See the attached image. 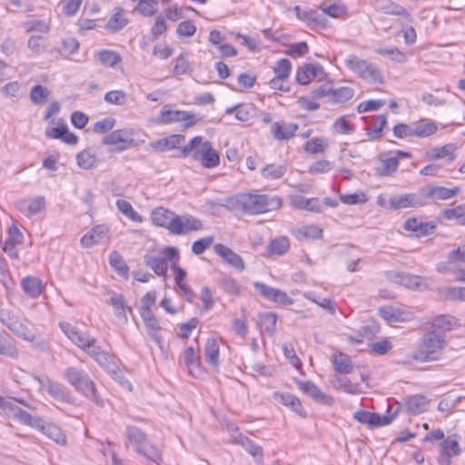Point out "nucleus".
<instances>
[{
  "label": "nucleus",
  "instance_id": "1",
  "mask_svg": "<svg viewBox=\"0 0 465 465\" xmlns=\"http://www.w3.org/2000/svg\"><path fill=\"white\" fill-rule=\"evenodd\" d=\"M183 156L193 155L204 168H213L219 165L220 156L213 148L212 143L202 136L193 137L185 146L181 148Z\"/></svg>",
  "mask_w": 465,
  "mask_h": 465
},
{
  "label": "nucleus",
  "instance_id": "2",
  "mask_svg": "<svg viewBox=\"0 0 465 465\" xmlns=\"http://www.w3.org/2000/svg\"><path fill=\"white\" fill-rule=\"evenodd\" d=\"M63 378L94 404L100 407L104 406V401L98 395L94 382L84 370L77 367H68L63 371Z\"/></svg>",
  "mask_w": 465,
  "mask_h": 465
},
{
  "label": "nucleus",
  "instance_id": "3",
  "mask_svg": "<svg viewBox=\"0 0 465 465\" xmlns=\"http://www.w3.org/2000/svg\"><path fill=\"white\" fill-rule=\"evenodd\" d=\"M445 345L446 341L440 333L436 331H428L420 339L414 359L420 361L438 360L439 352Z\"/></svg>",
  "mask_w": 465,
  "mask_h": 465
},
{
  "label": "nucleus",
  "instance_id": "4",
  "mask_svg": "<svg viewBox=\"0 0 465 465\" xmlns=\"http://www.w3.org/2000/svg\"><path fill=\"white\" fill-rule=\"evenodd\" d=\"M345 65L369 84L379 86L383 84V78L376 66L355 54H349L344 59Z\"/></svg>",
  "mask_w": 465,
  "mask_h": 465
},
{
  "label": "nucleus",
  "instance_id": "5",
  "mask_svg": "<svg viewBox=\"0 0 465 465\" xmlns=\"http://www.w3.org/2000/svg\"><path fill=\"white\" fill-rule=\"evenodd\" d=\"M126 436L131 444L135 447L138 453L156 463L162 460L160 450L146 440V435L135 426L126 428Z\"/></svg>",
  "mask_w": 465,
  "mask_h": 465
},
{
  "label": "nucleus",
  "instance_id": "6",
  "mask_svg": "<svg viewBox=\"0 0 465 465\" xmlns=\"http://www.w3.org/2000/svg\"><path fill=\"white\" fill-rule=\"evenodd\" d=\"M180 259L178 249L167 246L157 254L146 253L143 256L144 264L151 268L157 275L165 276L168 270V261L178 262Z\"/></svg>",
  "mask_w": 465,
  "mask_h": 465
},
{
  "label": "nucleus",
  "instance_id": "7",
  "mask_svg": "<svg viewBox=\"0 0 465 465\" xmlns=\"http://www.w3.org/2000/svg\"><path fill=\"white\" fill-rule=\"evenodd\" d=\"M260 194L243 193L235 198L226 200V208L234 211L241 206L244 213L249 214L262 213Z\"/></svg>",
  "mask_w": 465,
  "mask_h": 465
},
{
  "label": "nucleus",
  "instance_id": "8",
  "mask_svg": "<svg viewBox=\"0 0 465 465\" xmlns=\"http://www.w3.org/2000/svg\"><path fill=\"white\" fill-rule=\"evenodd\" d=\"M132 135L133 130L118 129L105 135L102 143L107 145L120 144V146L116 148V152L120 153L128 148L137 147L139 145V142L133 139Z\"/></svg>",
  "mask_w": 465,
  "mask_h": 465
},
{
  "label": "nucleus",
  "instance_id": "9",
  "mask_svg": "<svg viewBox=\"0 0 465 465\" xmlns=\"http://www.w3.org/2000/svg\"><path fill=\"white\" fill-rule=\"evenodd\" d=\"M203 229L202 222L189 214H175L170 228V232L176 235L187 234L190 232L200 231Z\"/></svg>",
  "mask_w": 465,
  "mask_h": 465
},
{
  "label": "nucleus",
  "instance_id": "10",
  "mask_svg": "<svg viewBox=\"0 0 465 465\" xmlns=\"http://www.w3.org/2000/svg\"><path fill=\"white\" fill-rule=\"evenodd\" d=\"M5 413L25 426L35 429L44 428V420L42 418L30 414L11 401Z\"/></svg>",
  "mask_w": 465,
  "mask_h": 465
},
{
  "label": "nucleus",
  "instance_id": "11",
  "mask_svg": "<svg viewBox=\"0 0 465 465\" xmlns=\"http://www.w3.org/2000/svg\"><path fill=\"white\" fill-rule=\"evenodd\" d=\"M460 193V187L446 188L443 186L428 185L420 190L423 205L426 200L444 201L449 200Z\"/></svg>",
  "mask_w": 465,
  "mask_h": 465
},
{
  "label": "nucleus",
  "instance_id": "12",
  "mask_svg": "<svg viewBox=\"0 0 465 465\" xmlns=\"http://www.w3.org/2000/svg\"><path fill=\"white\" fill-rule=\"evenodd\" d=\"M423 206L422 196L419 193H404L394 195L388 200V207L391 210L402 208H418Z\"/></svg>",
  "mask_w": 465,
  "mask_h": 465
},
{
  "label": "nucleus",
  "instance_id": "13",
  "mask_svg": "<svg viewBox=\"0 0 465 465\" xmlns=\"http://www.w3.org/2000/svg\"><path fill=\"white\" fill-rule=\"evenodd\" d=\"M254 287L263 296V298L268 301H272L283 306L293 303V300L282 290L270 287L262 282H255Z\"/></svg>",
  "mask_w": 465,
  "mask_h": 465
},
{
  "label": "nucleus",
  "instance_id": "14",
  "mask_svg": "<svg viewBox=\"0 0 465 465\" xmlns=\"http://www.w3.org/2000/svg\"><path fill=\"white\" fill-rule=\"evenodd\" d=\"M82 350L92 357L101 367L106 370H112L113 362L111 355L96 344V340L94 337L89 340V342H87Z\"/></svg>",
  "mask_w": 465,
  "mask_h": 465
},
{
  "label": "nucleus",
  "instance_id": "15",
  "mask_svg": "<svg viewBox=\"0 0 465 465\" xmlns=\"http://www.w3.org/2000/svg\"><path fill=\"white\" fill-rule=\"evenodd\" d=\"M37 381L39 382L40 390L48 392L54 399L63 402L69 401L70 394L62 384L52 381L48 377L37 379Z\"/></svg>",
  "mask_w": 465,
  "mask_h": 465
},
{
  "label": "nucleus",
  "instance_id": "16",
  "mask_svg": "<svg viewBox=\"0 0 465 465\" xmlns=\"http://www.w3.org/2000/svg\"><path fill=\"white\" fill-rule=\"evenodd\" d=\"M441 451L438 458V461L440 465H450L451 457L460 454V450L458 444V436L452 434L448 436L440 443Z\"/></svg>",
  "mask_w": 465,
  "mask_h": 465
},
{
  "label": "nucleus",
  "instance_id": "17",
  "mask_svg": "<svg viewBox=\"0 0 465 465\" xmlns=\"http://www.w3.org/2000/svg\"><path fill=\"white\" fill-rule=\"evenodd\" d=\"M185 141L183 134H172L167 137L153 141L147 145V150L155 153H164L178 148Z\"/></svg>",
  "mask_w": 465,
  "mask_h": 465
},
{
  "label": "nucleus",
  "instance_id": "18",
  "mask_svg": "<svg viewBox=\"0 0 465 465\" xmlns=\"http://www.w3.org/2000/svg\"><path fill=\"white\" fill-rule=\"evenodd\" d=\"M59 326L65 336L80 349L84 347L92 338L86 331L79 330L76 326L69 322H60Z\"/></svg>",
  "mask_w": 465,
  "mask_h": 465
},
{
  "label": "nucleus",
  "instance_id": "19",
  "mask_svg": "<svg viewBox=\"0 0 465 465\" xmlns=\"http://www.w3.org/2000/svg\"><path fill=\"white\" fill-rule=\"evenodd\" d=\"M298 384L299 389L301 391H302L307 395L311 396L318 403L326 406H331L334 402V400L331 396L322 391V390L319 387H317L313 382L300 381Z\"/></svg>",
  "mask_w": 465,
  "mask_h": 465
},
{
  "label": "nucleus",
  "instance_id": "20",
  "mask_svg": "<svg viewBox=\"0 0 465 465\" xmlns=\"http://www.w3.org/2000/svg\"><path fill=\"white\" fill-rule=\"evenodd\" d=\"M353 418L360 423L368 424L371 427L386 426L392 420L391 417L380 415L367 411H359L353 414Z\"/></svg>",
  "mask_w": 465,
  "mask_h": 465
},
{
  "label": "nucleus",
  "instance_id": "21",
  "mask_svg": "<svg viewBox=\"0 0 465 465\" xmlns=\"http://www.w3.org/2000/svg\"><path fill=\"white\" fill-rule=\"evenodd\" d=\"M45 198L37 196L30 201L22 200L17 203L18 210L26 217H32L38 214L45 208Z\"/></svg>",
  "mask_w": 465,
  "mask_h": 465
},
{
  "label": "nucleus",
  "instance_id": "22",
  "mask_svg": "<svg viewBox=\"0 0 465 465\" xmlns=\"http://www.w3.org/2000/svg\"><path fill=\"white\" fill-rule=\"evenodd\" d=\"M214 252L232 267L242 271L245 268L242 258L227 246L218 243L214 245Z\"/></svg>",
  "mask_w": 465,
  "mask_h": 465
},
{
  "label": "nucleus",
  "instance_id": "23",
  "mask_svg": "<svg viewBox=\"0 0 465 465\" xmlns=\"http://www.w3.org/2000/svg\"><path fill=\"white\" fill-rule=\"evenodd\" d=\"M175 214L164 207H156L151 213V219L154 225L163 227L170 232L171 224L174 220Z\"/></svg>",
  "mask_w": 465,
  "mask_h": 465
},
{
  "label": "nucleus",
  "instance_id": "24",
  "mask_svg": "<svg viewBox=\"0 0 465 465\" xmlns=\"http://www.w3.org/2000/svg\"><path fill=\"white\" fill-rule=\"evenodd\" d=\"M381 317L388 323L403 322L409 321L411 313L391 306H385L379 310Z\"/></svg>",
  "mask_w": 465,
  "mask_h": 465
},
{
  "label": "nucleus",
  "instance_id": "25",
  "mask_svg": "<svg viewBox=\"0 0 465 465\" xmlns=\"http://www.w3.org/2000/svg\"><path fill=\"white\" fill-rule=\"evenodd\" d=\"M297 129L298 125L296 124L274 122L271 125V134L276 140H289L294 136Z\"/></svg>",
  "mask_w": 465,
  "mask_h": 465
},
{
  "label": "nucleus",
  "instance_id": "26",
  "mask_svg": "<svg viewBox=\"0 0 465 465\" xmlns=\"http://www.w3.org/2000/svg\"><path fill=\"white\" fill-rule=\"evenodd\" d=\"M296 16L299 20L306 23L309 25L315 26H325V19L324 17L318 13L317 10L309 9V10H302L299 5H296L293 8Z\"/></svg>",
  "mask_w": 465,
  "mask_h": 465
},
{
  "label": "nucleus",
  "instance_id": "27",
  "mask_svg": "<svg viewBox=\"0 0 465 465\" xmlns=\"http://www.w3.org/2000/svg\"><path fill=\"white\" fill-rule=\"evenodd\" d=\"M404 229L414 232L417 237H423L434 232L435 224L432 223H422L415 218H410L405 222Z\"/></svg>",
  "mask_w": 465,
  "mask_h": 465
},
{
  "label": "nucleus",
  "instance_id": "28",
  "mask_svg": "<svg viewBox=\"0 0 465 465\" xmlns=\"http://www.w3.org/2000/svg\"><path fill=\"white\" fill-rule=\"evenodd\" d=\"M108 229L104 225H97L85 233L81 239V244L84 248L92 247L102 242L107 236Z\"/></svg>",
  "mask_w": 465,
  "mask_h": 465
},
{
  "label": "nucleus",
  "instance_id": "29",
  "mask_svg": "<svg viewBox=\"0 0 465 465\" xmlns=\"http://www.w3.org/2000/svg\"><path fill=\"white\" fill-rule=\"evenodd\" d=\"M109 295L110 299L108 301V303L111 304L112 307L114 308L116 318L123 322H127V306L124 295L114 292H109Z\"/></svg>",
  "mask_w": 465,
  "mask_h": 465
},
{
  "label": "nucleus",
  "instance_id": "30",
  "mask_svg": "<svg viewBox=\"0 0 465 465\" xmlns=\"http://www.w3.org/2000/svg\"><path fill=\"white\" fill-rule=\"evenodd\" d=\"M274 399L282 404L289 407L292 411L296 412L299 416L305 418L307 416L306 411L302 408L301 401L294 395L290 393H278L274 394Z\"/></svg>",
  "mask_w": 465,
  "mask_h": 465
},
{
  "label": "nucleus",
  "instance_id": "31",
  "mask_svg": "<svg viewBox=\"0 0 465 465\" xmlns=\"http://www.w3.org/2000/svg\"><path fill=\"white\" fill-rule=\"evenodd\" d=\"M129 23L126 17V11L122 7L115 8V13L107 21L105 29L110 33H116L122 30Z\"/></svg>",
  "mask_w": 465,
  "mask_h": 465
},
{
  "label": "nucleus",
  "instance_id": "32",
  "mask_svg": "<svg viewBox=\"0 0 465 465\" xmlns=\"http://www.w3.org/2000/svg\"><path fill=\"white\" fill-rule=\"evenodd\" d=\"M291 205L299 210H306L314 213H320L322 210L317 198L306 199L301 195H292L291 197Z\"/></svg>",
  "mask_w": 465,
  "mask_h": 465
},
{
  "label": "nucleus",
  "instance_id": "33",
  "mask_svg": "<svg viewBox=\"0 0 465 465\" xmlns=\"http://www.w3.org/2000/svg\"><path fill=\"white\" fill-rule=\"evenodd\" d=\"M332 384L335 388L341 389L348 394L356 395L364 392L360 383L353 382L348 378L337 377L332 381Z\"/></svg>",
  "mask_w": 465,
  "mask_h": 465
},
{
  "label": "nucleus",
  "instance_id": "34",
  "mask_svg": "<svg viewBox=\"0 0 465 465\" xmlns=\"http://www.w3.org/2000/svg\"><path fill=\"white\" fill-rule=\"evenodd\" d=\"M455 147L451 143H447L441 147L432 148L427 153L428 158L430 160H440L447 158L448 162H452L455 159L454 154Z\"/></svg>",
  "mask_w": 465,
  "mask_h": 465
},
{
  "label": "nucleus",
  "instance_id": "35",
  "mask_svg": "<svg viewBox=\"0 0 465 465\" xmlns=\"http://www.w3.org/2000/svg\"><path fill=\"white\" fill-rule=\"evenodd\" d=\"M24 292L31 298H36L42 293V282L34 276H27L21 282Z\"/></svg>",
  "mask_w": 465,
  "mask_h": 465
},
{
  "label": "nucleus",
  "instance_id": "36",
  "mask_svg": "<svg viewBox=\"0 0 465 465\" xmlns=\"http://www.w3.org/2000/svg\"><path fill=\"white\" fill-rule=\"evenodd\" d=\"M204 358L213 367L219 366V344L215 339H208L204 346Z\"/></svg>",
  "mask_w": 465,
  "mask_h": 465
},
{
  "label": "nucleus",
  "instance_id": "37",
  "mask_svg": "<svg viewBox=\"0 0 465 465\" xmlns=\"http://www.w3.org/2000/svg\"><path fill=\"white\" fill-rule=\"evenodd\" d=\"M381 11L385 15L402 16L409 22L412 21V16L410 12L402 5L392 1H388L383 4L381 6Z\"/></svg>",
  "mask_w": 465,
  "mask_h": 465
},
{
  "label": "nucleus",
  "instance_id": "38",
  "mask_svg": "<svg viewBox=\"0 0 465 465\" xmlns=\"http://www.w3.org/2000/svg\"><path fill=\"white\" fill-rule=\"evenodd\" d=\"M428 401L425 396L417 394L406 400V407L409 412L419 414L426 411Z\"/></svg>",
  "mask_w": 465,
  "mask_h": 465
},
{
  "label": "nucleus",
  "instance_id": "39",
  "mask_svg": "<svg viewBox=\"0 0 465 465\" xmlns=\"http://www.w3.org/2000/svg\"><path fill=\"white\" fill-rule=\"evenodd\" d=\"M38 430L57 444L62 446L66 445V436L59 427L54 424H45L44 421V428Z\"/></svg>",
  "mask_w": 465,
  "mask_h": 465
},
{
  "label": "nucleus",
  "instance_id": "40",
  "mask_svg": "<svg viewBox=\"0 0 465 465\" xmlns=\"http://www.w3.org/2000/svg\"><path fill=\"white\" fill-rule=\"evenodd\" d=\"M95 55L100 64L107 67H114L122 61L121 55L117 52L112 50H100Z\"/></svg>",
  "mask_w": 465,
  "mask_h": 465
},
{
  "label": "nucleus",
  "instance_id": "41",
  "mask_svg": "<svg viewBox=\"0 0 465 465\" xmlns=\"http://www.w3.org/2000/svg\"><path fill=\"white\" fill-rule=\"evenodd\" d=\"M412 125L413 135L419 138L428 137L435 134L438 130V127L434 122L420 121L417 124H413Z\"/></svg>",
  "mask_w": 465,
  "mask_h": 465
},
{
  "label": "nucleus",
  "instance_id": "42",
  "mask_svg": "<svg viewBox=\"0 0 465 465\" xmlns=\"http://www.w3.org/2000/svg\"><path fill=\"white\" fill-rule=\"evenodd\" d=\"M381 162V167L377 168V174L380 176H389L393 173L399 166V158L392 156L389 158L380 157Z\"/></svg>",
  "mask_w": 465,
  "mask_h": 465
},
{
  "label": "nucleus",
  "instance_id": "43",
  "mask_svg": "<svg viewBox=\"0 0 465 465\" xmlns=\"http://www.w3.org/2000/svg\"><path fill=\"white\" fill-rule=\"evenodd\" d=\"M456 325V319L450 315L436 317L432 322L433 331L437 332L450 331Z\"/></svg>",
  "mask_w": 465,
  "mask_h": 465
},
{
  "label": "nucleus",
  "instance_id": "44",
  "mask_svg": "<svg viewBox=\"0 0 465 465\" xmlns=\"http://www.w3.org/2000/svg\"><path fill=\"white\" fill-rule=\"evenodd\" d=\"M303 296L306 299L312 301V302L318 304L320 307H322V309L327 311L330 314H331V315L335 314L336 307H335V303H334L333 300L329 299V298H323V299L317 298L314 295V293L312 292H304Z\"/></svg>",
  "mask_w": 465,
  "mask_h": 465
},
{
  "label": "nucleus",
  "instance_id": "45",
  "mask_svg": "<svg viewBox=\"0 0 465 465\" xmlns=\"http://www.w3.org/2000/svg\"><path fill=\"white\" fill-rule=\"evenodd\" d=\"M116 206L117 209L131 221L142 223V217L137 213V212L134 210L132 204L129 202L119 199L116 201Z\"/></svg>",
  "mask_w": 465,
  "mask_h": 465
},
{
  "label": "nucleus",
  "instance_id": "46",
  "mask_svg": "<svg viewBox=\"0 0 465 465\" xmlns=\"http://www.w3.org/2000/svg\"><path fill=\"white\" fill-rule=\"evenodd\" d=\"M191 116L183 111H162L161 113V119L160 122L162 124H170L173 122H179V121H186Z\"/></svg>",
  "mask_w": 465,
  "mask_h": 465
},
{
  "label": "nucleus",
  "instance_id": "47",
  "mask_svg": "<svg viewBox=\"0 0 465 465\" xmlns=\"http://www.w3.org/2000/svg\"><path fill=\"white\" fill-rule=\"evenodd\" d=\"M317 67L313 64H306L298 70L297 82L301 84H309L316 76Z\"/></svg>",
  "mask_w": 465,
  "mask_h": 465
},
{
  "label": "nucleus",
  "instance_id": "48",
  "mask_svg": "<svg viewBox=\"0 0 465 465\" xmlns=\"http://www.w3.org/2000/svg\"><path fill=\"white\" fill-rule=\"evenodd\" d=\"M262 213L274 211L282 206V199L278 196L269 194H260Z\"/></svg>",
  "mask_w": 465,
  "mask_h": 465
},
{
  "label": "nucleus",
  "instance_id": "49",
  "mask_svg": "<svg viewBox=\"0 0 465 465\" xmlns=\"http://www.w3.org/2000/svg\"><path fill=\"white\" fill-rule=\"evenodd\" d=\"M50 95V91L40 84L35 85L30 92V100L35 104H42L46 102Z\"/></svg>",
  "mask_w": 465,
  "mask_h": 465
},
{
  "label": "nucleus",
  "instance_id": "50",
  "mask_svg": "<svg viewBox=\"0 0 465 465\" xmlns=\"http://www.w3.org/2000/svg\"><path fill=\"white\" fill-rule=\"evenodd\" d=\"M157 3L158 0H140L134 7V10L143 16H152L157 12Z\"/></svg>",
  "mask_w": 465,
  "mask_h": 465
},
{
  "label": "nucleus",
  "instance_id": "51",
  "mask_svg": "<svg viewBox=\"0 0 465 465\" xmlns=\"http://www.w3.org/2000/svg\"><path fill=\"white\" fill-rule=\"evenodd\" d=\"M332 126L333 130L339 134H351L355 130L354 124L345 115L337 118Z\"/></svg>",
  "mask_w": 465,
  "mask_h": 465
},
{
  "label": "nucleus",
  "instance_id": "52",
  "mask_svg": "<svg viewBox=\"0 0 465 465\" xmlns=\"http://www.w3.org/2000/svg\"><path fill=\"white\" fill-rule=\"evenodd\" d=\"M387 124V117L385 114H380L376 118V122L373 124L372 129L367 130V135L370 139H380L382 137V130Z\"/></svg>",
  "mask_w": 465,
  "mask_h": 465
},
{
  "label": "nucleus",
  "instance_id": "53",
  "mask_svg": "<svg viewBox=\"0 0 465 465\" xmlns=\"http://www.w3.org/2000/svg\"><path fill=\"white\" fill-rule=\"evenodd\" d=\"M290 247V242L287 237L282 236L272 240L269 245V252L277 254H284Z\"/></svg>",
  "mask_w": 465,
  "mask_h": 465
},
{
  "label": "nucleus",
  "instance_id": "54",
  "mask_svg": "<svg viewBox=\"0 0 465 465\" xmlns=\"http://www.w3.org/2000/svg\"><path fill=\"white\" fill-rule=\"evenodd\" d=\"M335 371L340 373H350L352 371V365L349 356L343 353H339L334 358Z\"/></svg>",
  "mask_w": 465,
  "mask_h": 465
},
{
  "label": "nucleus",
  "instance_id": "55",
  "mask_svg": "<svg viewBox=\"0 0 465 465\" xmlns=\"http://www.w3.org/2000/svg\"><path fill=\"white\" fill-rule=\"evenodd\" d=\"M235 442L241 444L252 456L253 457H262V448L253 441H252L247 437L240 436L239 439H235Z\"/></svg>",
  "mask_w": 465,
  "mask_h": 465
},
{
  "label": "nucleus",
  "instance_id": "56",
  "mask_svg": "<svg viewBox=\"0 0 465 465\" xmlns=\"http://www.w3.org/2000/svg\"><path fill=\"white\" fill-rule=\"evenodd\" d=\"M105 103L114 105H124L127 101V94L123 90H113L104 94Z\"/></svg>",
  "mask_w": 465,
  "mask_h": 465
},
{
  "label": "nucleus",
  "instance_id": "57",
  "mask_svg": "<svg viewBox=\"0 0 465 465\" xmlns=\"http://www.w3.org/2000/svg\"><path fill=\"white\" fill-rule=\"evenodd\" d=\"M219 286L228 294L236 295L240 292V287L236 281L229 276L223 275L218 280Z\"/></svg>",
  "mask_w": 465,
  "mask_h": 465
},
{
  "label": "nucleus",
  "instance_id": "58",
  "mask_svg": "<svg viewBox=\"0 0 465 465\" xmlns=\"http://www.w3.org/2000/svg\"><path fill=\"white\" fill-rule=\"evenodd\" d=\"M354 95V90L351 87L343 86L331 91V97L334 103H345Z\"/></svg>",
  "mask_w": 465,
  "mask_h": 465
},
{
  "label": "nucleus",
  "instance_id": "59",
  "mask_svg": "<svg viewBox=\"0 0 465 465\" xmlns=\"http://www.w3.org/2000/svg\"><path fill=\"white\" fill-rule=\"evenodd\" d=\"M77 164L84 169H90L94 166L96 157L94 153L87 150L80 152L76 155Z\"/></svg>",
  "mask_w": 465,
  "mask_h": 465
},
{
  "label": "nucleus",
  "instance_id": "60",
  "mask_svg": "<svg viewBox=\"0 0 465 465\" xmlns=\"http://www.w3.org/2000/svg\"><path fill=\"white\" fill-rule=\"evenodd\" d=\"M327 146L328 143L324 138H315L305 143L304 151L315 154L323 153Z\"/></svg>",
  "mask_w": 465,
  "mask_h": 465
},
{
  "label": "nucleus",
  "instance_id": "61",
  "mask_svg": "<svg viewBox=\"0 0 465 465\" xmlns=\"http://www.w3.org/2000/svg\"><path fill=\"white\" fill-rule=\"evenodd\" d=\"M147 333L161 347L162 336L160 334V325L156 318H153L144 322Z\"/></svg>",
  "mask_w": 465,
  "mask_h": 465
},
{
  "label": "nucleus",
  "instance_id": "62",
  "mask_svg": "<svg viewBox=\"0 0 465 465\" xmlns=\"http://www.w3.org/2000/svg\"><path fill=\"white\" fill-rule=\"evenodd\" d=\"M0 321L5 324L11 331H17L18 323L17 317L10 310H0Z\"/></svg>",
  "mask_w": 465,
  "mask_h": 465
},
{
  "label": "nucleus",
  "instance_id": "63",
  "mask_svg": "<svg viewBox=\"0 0 465 465\" xmlns=\"http://www.w3.org/2000/svg\"><path fill=\"white\" fill-rule=\"evenodd\" d=\"M110 264L122 276H126L128 272V266L123 260L122 256L116 252H113L110 254Z\"/></svg>",
  "mask_w": 465,
  "mask_h": 465
},
{
  "label": "nucleus",
  "instance_id": "64",
  "mask_svg": "<svg viewBox=\"0 0 465 465\" xmlns=\"http://www.w3.org/2000/svg\"><path fill=\"white\" fill-rule=\"evenodd\" d=\"M285 167L282 165L269 164L262 168V174L268 179H279L285 173Z\"/></svg>",
  "mask_w": 465,
  "mask_h": 465
}]
</instances>
